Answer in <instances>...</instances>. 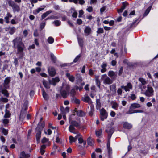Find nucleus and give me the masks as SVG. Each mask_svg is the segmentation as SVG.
<instances>
[{
  "label": "nucleus",
  "mask_w": 158,
  "mask_h": 158,
  "mask_svg": "<svg viewBox=\"0 0 158 158\" xmlns=\"http://www.w3.org/2000/svg\"><path fill=\"white\" fill-rule=\"evenodd\" d=\"M143 111L141 110H134L133 112H131V113H143Z\"/></svg>",
  "instance_id": "nucleus-52"
},
{
  "label": "nucleus",
  "mask_w": 158,
  "mask_h": 158,
  "mask_svg": "<svg viewBox=\"0 0 158 158\" xmlns=\"http://www.w3.org/2000/svg\"><path fill=\"white\" fill-rule=\"evenodd\" d=\"M2 132L5 135H6L8 133V131L5 128L2 129Z\"/></svg>",
  "instance_id": "nucleus-50"
},
{
  "label": "nucleus",
  "mask_w": 158,
  "mask_h": 158,
  "mask_svg": "<svg viewBox=\"0 0 158 158\" xmlns=\"http://www.w3.org/2000/svg\"><path fill=\"white\" fill-rule=\"evenodd\" d=\"M69 122L70 124L69 127V131L73 133H76L75 131L76 129L75 127L80 128L81 126L80 123L75 120H73L69 121Z\"/></svg>",
  "instance_id": "nucleus-3"
},
{
  "label": "nucleus",
  "mask_w": 158,
  "mask_h": 158,
  "mask_svg": "<svg viewBox=\"0 0 158 158\" xmlns=\"http://www.w3.org/2000/svg\"><path fill=\"white\" fill-rule=\"evenodd\" d=\"M128 5V3L127 2H123L122 3V7L123 8L125 9L127 6Z\"/></svg>",
  "instance_id": "nucleus-60"
},
{
  "label": "nucleus",
  "mask_w": 158,
  "mask_h": 158,
  "mask_svg": "<svg viewBox=\"0 0 158 158\" xmlns=\"http://www.w3.org/2000/svg\"><path fill=\"white\" fill-rule=\"evenodd\" d=\"M91 29L89 26H87L85 27L84 30V32L87 34V35H89L91 32Z\"/></svg>",
  "instance_id": "nucleus-21"
},
{
  "label": "nucleus",
  "mask_w": 158,
  "mask_h": 158,
  "mask_svg": "<svg viewBox=\"0 0 158 158\" xmlns=\"http://www.w3.org/2000/svg\"><path fill=\"white\" fill-rule=\"evenodd\" d=\"M100 119L102 121H104V119L107 118L108 113L104 108H102L100 110Z\"/></svg>",
  "instance_id": "nucleus-7"
},
{
  "label": "nucleus",
  "mask_w": 158,
  "mask_h": 158,
  "mask_svg": "<svg viewBox=\"0 0 158 158\" xmlns=\"http://www.w3.org/2000/svg\"><path fill=\"white\" fill-rule=\"evenodd\" d=\"M123 127L126 129H130L132 128V125L127 122H124L123 125Z\"/></svg>",
  "instance_id": "nucleus-15"
},
{
  "label": "nucleus",
  "mask_w": 158,
  "mask_h": 158,
  "mask_svg": "<svg viewBox=\"0 0 158 158\" xmlns=\"http://www.w3.org/2000/svg\"><path fill=\"white\" fill-rule=\"evenodd\" d=\"M42 95L43 98L45 99H47L48 98V95L46 92L45 91L44 89H42Z\"/></svg>",
  "instance_id": "nucleus-38"
},
{
  "label": "nucleus",
  "mask_w": 158,
  "mask_h": 158,
  "mask_svg": "<svg viewBox=\"0 0 158 158\" xmlns=\"http://www.w3.org/2000/svg\"><path fill=\"white\" fill-rule=\"evenodd\" d=\"M52 23L54 24L55 26L58 27L60 25L61 23L60 20H57L54 21Z\"/></svg>",
  "instance_id": "nucleus-28"
},
{
  "label": "nucleus",
  "mask_w": 158,
  "mask_h": 158,
  "mask_svg": "<svg viewBox=\"0 0 158 158\" xmlns=\"http://www.w3.org/2000/svg\"><path fill=\"white\" fill-rule=\"evenodd\" d=\"M60 111L61 112V114H66V112L65 108L63 107H61L60 109Z\"/></svg>",
  "instance_id": "nucleus-51"
},
{
  "label": "nucleus",
  "mask_w": 158,
  "mask_h": 158,
  "mask_svg": "<svg viewBox=\"0 0 158 158\" xmlns=\"http://www.w3.org/2000/svg\"><path fill=\"white\" fill-rule=\"evenodd\" d=\"M10 6L12 7L14 12L19 11L20 8L18 5L15 4H14L13 5H10Z\"/></svg>",
  "instance_id": "nucleus-14"
},
{
  "label": "nucleus",
  "mask_w": 158,
  "mask_h": 158,
  "mask_svg": "<svg viewBox=\"0 0 158 158\" xmlns=\"http://www.w3.org/2000/svg\"><path fill=\"white\" fill-rule=\"evenodd\" d=\"M48 42L50 44L53 43L54 42V39L52 37H49L48 39Z\"/></svg>",
  "instance_id": "nucleus-39"
},
{
  "label": "nucleus",
  "mask_w": 158,
  "mask_h": 158,
  "mask_svg": "<svg viewBox=\"0 0 158 158\" xmlns=\"http://www.w3.org/2000/svg\"><path fill=\"white\" fill-rule=\"evenodd\" d=\"M101 79L103 81L105 84L110 85L113 83V80L107 76L106 74H104L101 76Z\"/></svg>",
  "instance_id": "nucleus-6"
},
{
  "label": "nucleus",
  "mask_w": 158,
  "mask_h": 158,
  "mask_svg": "<svg viewBox=\"0 0 158 158\" xmlns=\"http://www.w3.org/2000/svg\"><path fill=\"white\" fill-rule=\"evenodd\" d=\"M30 157V155L28 154H26L24 151L21 152L20 157L22 158H28Z\"/></svg>",
  "instance_id": "nucleus-22"
},
{
  "label": "nucleus",
  "mask_w": 158,
  "mask_h": 158,
  "mask_svg": "<svg viewBox=\"0 0 158 158\" xmlns=\"http://www.w3.org/2000/svg\"><path fill=\"white\" fill-rule=\"evenodd\" d=\"M11 114L10 111L6 109L5 110V113L4 115V117L5 118H9L10 117Z\"/></svg>",
  "instance_id": "nucleus-32"
},
{
  "label": "nucleus",
  "mask_w": 158,
  "mask_h": 158,
  "mask_svg": "<svg viewBox=\"0 0 158 158\" xmlns=\"http://www.w3.org/2000/svg\"><path fill=\"white\" fill-rule=\"evenodd\" d=\"M121 88L122 89H124L126 92H127L132 89V86L131 83H128L126 85H122L121 86Z\"/></svg>",
  "instance_id": "nucleus-10"
},
{
  "label": "nucleus",
  "mask_w": 158,
  "mask_h": 158,
  "mask_svg": "<svg viewBox=\"0 0 158 158\" xmlns=\"http://www.w3.org/2000/svg\"><path fill=\"white\" fill-rule=\"evenodd\" d=\"M154 90L153 88L150 85H147V89L143 94L147 97H151L154 95Z\"/></svg>",
  "instance_id": "nucleus-5"
},
{
  "label": "nucleus",
  "mask_w": 158,
  "mask_h": 158,
  "mask_svg": "<svg viewBox=\"0 0 158 158\" xmlns=\"http://www.w3.org/2000/svg\"><path fill=\"white\" fill-rule=\"evenodd\" d=\"M82 100L84 102L87 103L91 105H92V101L89 96L87 94H85L82 97Z\"/></svg>",
  "instance_id": "nucleus-9"
},
{
  "label": "nucleus",
  "mask_w": 158,
  "mask_h": 158,
  "mask_svg": "<svg viewBox=\"0 0 158 158\" xmlns=\"http://www.w3.org/2000/svg\"><path fill=\"white\" fill-rule=\"evenodd\" d=\"M110 89L111 91H112L113 92L115 93L116 92V86L115 84H113L110 86Z\"/></svg>",
  "instance_id": "nucleus-34"
},
{
  "label": "nucleus",
  "mask_w": 158,
  "mask_h": 158,
  "mask_svg": "<svg viewBox=\"0 0 158 158\" xmlns=\"http://www.w3.org/2000/svg\"><path fill=\"white\" fill-rule=\"evenodd\" d=\"M75 94V91L74 89H73L71 90L70 92V95L71 97V98H73V97H75L74 95Z\"/></svg>",
  "instance_id": "nucleus-48"
},
{
  "label": "nucleus",
  "mask_w": 158,
  "mask_h": 158,
  "mask_svg": "<svg viewBox=\"0 0 158 158\" xmlns=\"http://www.w3.org/2000/svg\"><path fill=\"white\" fill-rule=\"evenodd\" d=\"M69 86L66 84H64L60 91L61 96L64 98H66L69 95Z\"/></svg>",
  "instance_id": "nucleus-4"
},
{
  "label": "nucleus",
  "mask_w": 158,
  "mask_h": 158,
  "mask_svg": "<svg viewBox=\"0 0 158 158\" xmlns=\"http://www.w3.org/2000/svg\"><path fill=\"white\" fill-rule=\"evenodd\" d=\"M102 133V130L99 129L98 131H95V134L98 137H99L101 136Z\"/></svg>",
  "instance_id": "nucleus-41"
},
{
  "label": "nucleus",
  "mask_w": 158,
  "mask_h": 158,
  "mask_svg": "<svg viewBox=\"0 0 158 158\" xmlns=\"http://www.w3.org/2000/svg\"><path fill=\"white\" fill-rule=\"evenodd\" d=\"M108 75L112 79L115 78L116 76V74L115 72L112 71H109L108 72Z\"/></svg>",
  "instance_id": "nucleus-17"
},
{
  "label": "nucleus",
  "mask_w": 158,
  "mask_h": 158,
  "mask_svg": "<svg viewBox=\"0 0 158 158\" xmlns=\"http://www.w3.org/2000/svg\"><path fill=\"white\" fill-rule=\"evenodd\" d=\"M46 24L45 23H41L40 25V28L42 30L44 28Z\"/></svg>",
  "instance_id": "nucleus-64"
},
{
  "label": "nucleus",
  "mask_w": 158,
  "mask_h": 158,
  "mask_svg": "<svg viewBox=\"0 0 158 158\" xmlns=\"http://www.w3.org/2000/svg\"><path fill=\"white\" fill-rule=\"evenodd\" d=\"M71 12L73 13L72 15V17L74 18H77V13L75 10L73 8H72L71 9Z\"/></svg>",
  "instance_id": "nucleus-29"
},
{
  "label": "nucleus",
  "mask_w": 158,
  "mask_h": 158,
  "mask_svg": "<svg viewBox=\"0 0 158 158\" xmlns=\"http://www.w3.org/2000/svg\"><path fill=\"white\" fill-rule=\"evenodd\" d=\"M79 3L81 5H83L85 3L84 0H78Z\"/></svg>",
  "instance_id": "nucleus-63"
},
{
  "label": "nucleus",
  "mask_w": 158,
  "mask_h": 158,
  "mask_svg": "<svg viewBox=\"0 0 158 158\" xmlns=\"http://www.w3.org/2000/svg\"><path fill=\"white\" fill-rule=\"evenodd\" d=\"M41 7H39L34 10L33 11L34 14H36L38 13L40 11L43 10L44 9V8H45V6H41Z\"/></svg>",
  "instance_id": "nucleus-16"
},
{
  "label": "nucleus",
  "mask_w": 158,
  "mask_h": 158,
  "mask_svg": "<svg viewBox=\"0 0 158 158\" xmlns=\"http://www.w3.org/2000/svg\"><path fill=\"white\" fill-rule=\"evenodd\" d=\"M78 140L79 141V143L80 144H81L82 143V142H83L84 140L81 135L79 138H78Z\"/></svg>",
  "instance_id": "nucleus-57"
},
{
  "label": "nucleus",
  "mask_w": 158,
  "mask_h": 158,
  "mask_svg": "<svg viewBox=\"0 0 158 158\" xmlns=\"http://www.w3.org/2000/svg\"><path fill=\"white\" fill-rule=\"evenodd\" d=\"M14 64L16 67H17L18 65V62L17 58H14Z\"/></svg>",
  "instance_id": "nucleus-49"
},
{
  "label": "nucleus",
  "mask_w": 158,
  "mask_h": 158,
  "mask_svg": "<svg viewBox=\"0 0 158 158\" xmlns=\"http://www.w3.org/2000/svg\"><path fill=\"white\" fill-rule=\"evenodd\" d=\"M140 105L138 103H134L131 104V106L129 108V110L127 111L126 113V114H131V113H131V112H133L134 110H133L134 109L136 108H138L140 107Z\"/></svg>",
  "instance_id": "nucleus-8"
},
{
  "label": "nucleus",
  "mask_w": 158,
  "mask_h": 158,
  "mask_svg": "<svg viewBox=\"0 0 158 158\" xmlns=\"http://www.w3.org/2000/svg\"><path fill=\"white\" fill-rule=\"evenodd\" d=\"M12 42L15 48H17L19 52H22L24 48V44L22 42V39L20 37H17L14 39Z\"/></svg>",
  "instance_id": "nucleus-1"
},
{
  "label": "nucleus",
  "mask_w": 158,
  "mask_h": 158,
  "mask_svg": "<svg viewBox=\"0 0 158 158\" xmlns=\"http://www.w3.org/2000/svg\"><path fill=\"white\" fill-rule=\"evenodd\" d=\"M101 107V104L99 99H96V108L97 109H99Z\"/></svg>",
  "instance_id": "nucleus-33"
},
{
  "label": "nucleus",
  "mask_w": 158,
  "mask_h": 158,
  "mask_svg": "<svg viewBox=\"0 0 158 158\" xmlns=\"http://www.w3.org/2000/svg\"><path fill=\"white\" fill-rule=\"evenodd\" d=\"M28 107V102L27 101H26L24 102L23 104L22 108L21 110L20 117L23 116V114L27 109Z\"/></svg>",
  "instance_id": "nucleus-11"
},
{
  "label": "nucleus",
  "mask_w": 158,
  "mask_h": 158,
  "mask_svg": "<svg viewBox=\"0 0 158 158\" xmlns=\"http://www.w3.org/2000/svg\"><path fill=\"white\" fill-rule=\"evenodd\" d=\"M138 20V19H135L134 21L132 23L130 26V28H131L133 27H135V23L137 22V21Z\"/></svg>",
  "instance_id": "nucleus-44"
},
{
  "label": "nucleus",
  "mask_w": 158,
  "mask_h": 158,
  "mask_svg": "<svg viewBox=\"0 0 158 158\" xmlns=\"http://www.w3.org/2000/svg\"><path fill=\"white\" fill-rule=\"evenodd\" d=\"M76 112V114L78 116L80 117H82L85 115L84 113L81 110L76 111L74 110L73 113H75Z\"/></svg>",
  "instance_id": "nucleus-19"
},
{
  "label": "nucleus",
  "mask_w": 158,
  "mask_h": 158,
  "mask_svg": "<svg viewBox=\"0 0 158 158\" xmlns=\"http://www.w3.org/2000/svg\"><path fill=\"white\" fill-rule=\"evenodd\" d=\"M15 27H10L9 33L11 35H12L15 31Z\"/></svg>",
  "instance_id": "nucleus-42"
},
{
  "label": "nucleus",
  "mask_w": 158,
  "mask_h": 158,
  "mask_svg": "<svg viewBox=\"0 0 158 158\" xmlns=\"http://www.w3.org/2000/svg\"><path fill=\"white\" fill-rule=\"evenodd\" d=\"M33 35L35 37H37L39 36V34L38 33V30L37 29H36L34 30Z\"/></svg>",
  "instance_id": "nucleus-53"
},
{
  "label": "nucleus",
  "mask_w": 158,
  "mask_h": 158,
  "mask_svg": "<svg viewBox=\"0 0 158 158\" xmlns=\"http://www.w3.org/2000/svg\"><path fill=\"white\" fill-rule=\"evenodd\" d=\"M81 56V55L80 54H79L78 55H77L74 59L73 60V62L74 63H76L80 59Z\"/></svg>",
  "instance_id": "nucleus-45"
},
{
  "label": "nucleus",
  "mask_w": 158,
  "mask_h": 158,
  "mask_svg": "<svg viewBox=\"0 0 158 158\" xmlns=\"http://www.w3.org/2000/svg\"><path fill=\"white\" fill-rule=\"evenodd\" d=\"M69 142L70 143H72L73 142H74V137L72 136H70L69 137Z\"/></svg>",
  "instance_id": "nucleus-55"
},
{
  "label": "nucleus",
  "mask_w": 158,
  "mask_h": 158,
  "mask_svg": "<svg viewBox=\"0 0 158 158\" xmlns=\"http://www.w3.org/2000/svg\"><path fill=\"white\" fill-rule=\"evenodd\" d=\"M139 80L143 85H145L147 84V82L145 79L142 77L139 78Z\"/></svg>",
  "instance_id": "nucleus-31"
},
{
  "label": "nucleus",
  "mask_w": 158,
  "mask_h": 158,
  "mask_svg": "<svg viewBox=\"0 0 158 158\" xmlns=\"http://www.w3.org/2000/svg\"><path fill=\"white\" fill-rule=\"evenodd\" d=\"M103 32L104 30L103 28H99L97 31V33L98 34H100L103 33Z\"/></svg>",
  "instance_id": "nucleus-47"
},
{
  "label": "nucleus",
  "mask_w": 158,
  "mask_h": 158,
  "mask_svg": "<svg viewBox=\"0 0 158 158\" xmlns=\"http://www.w3.org/2000/svg\"><path fill=\"white\" fill-rule=\"evenodd\" d=\"M2 93L6 97H9V93H8L6 89H2L1 91Z\"/></svg>",
  "instance_id": "nucleus-40"
},
{
  "label": "nucleus",
  "mask_w": 158,
  "mask_h": 158,
  "mask_svg": "<svg viewBox=\"0 0 158 158\" xmlns=\"http://www.w3.org/2000/svg\"><path fill=\"white\" fill-rule=\"evenodd\" d=\"M130 98L132 100H134L135 99L136 96L134 94H132L131 95Z\"/></svg>",
  "instance_id": "nucleus-61"
},
{
  "label": "nucleus",
  "mask_w": 158,
  "mask_h": 158,
  "mask_svg": "<svg viewBox=\"0 0 158 158\" xmlns=\"http://www.w3.org/2000/svg\"><path fill=\"white\" fill-rule=\"evenodd\" d=\"M74 134H76L77 135L75 137H74V138H75V139H78V138H79V137H80L81 136V135L78 132H76V133H74Z\"/></svg>",
  "instance_id": "nucleus-54"
},
{
  "label": "nucleus",
  "mask_w": 158,
  "mask_h": 158,
  "mask_svg": "<svg viewBox=\"0 0 158 158\" xmlns=\"http://www.w3.org/2000/svg\"><path fill=\"white\" fill-rule=\"evenodd\" d=\"M84 14V12L82 10H81L79 11V15L78 17L79 18L81 17L82 15Z\"/></svg>",
  "instance_id": "nucleus-58"
},
{
  "label": "nucleus",
  "mask_w": 158,
  "mask_h": 158,
  "mask_svg": "<svg viewBox=\"0 0 158 158\" xmlns=\"http://www.w3.org/2000/svg\"><path fill=\"white\" fill-rule=\"evenodd\" d=\"M51 58L52 61L54 63H55L56 60V58L53 54H52L51 55Z\"/></svg>",
  "instance_id": "nucleus-56"
},
{
  "label": "nucleus",
  "mask_w": 158,
  "mask_h": 158,
  "mask_svg": "<svg viewBox=\"0 0 158 158\" xmlns=\"http://www.w3.org/2000/svg\"><path fill=\"white\" fill-rule=\"evenodd\" d=\"M72 101L77 104H79L80 103V101L79 100L77 99L76 97H73V98H71Z\"/></svg>",
  "instance_id": "nucleus-36"
},
{
  "label": "nucleus",
  "mask_w": 158,
  "mask_h": 158,
  "mask_svg": "<svg viewBox=\"0 0 158 158\" xmlns=\"http://www.w3.org/2000/svg\"><path fill=\"white\" fill-rule=\"evenodd\" d=\"M106 131L108 134V137L110 138L114 130L113 128L108 127L106 130Z\"/></svg>",
  "instance_id": "nucleus-13"
},
{
  "label": "nucleus",
  "mask_w": 158,
  "mask_h": 158,
  "mask_svg": "<svg viewBox=\"0 0 158 158\" xmlns=\"http://www.w3.org/2000/svg\"><path fill=\"white\" fill-rule=\"evenodd\" d=\"M36 130L37 131L36 135V139L38 141L40 140L41 137V130L40 129H38Z\"/></svg>",
  "instance_id": "nucleus-23"
},
{
  "label": "nucleus",
  "mask_w": 158,
  "mask_h": 158,
  "mask_svg": "<svg viewBox=\"0 0 158 158\" xmlns=\"http://www.w3.org/2000/svg\"><path fill=\"white\" fill-rule=\"evenodd\" d=\"M10 81V77H6L4 81V85L5 88L7 86V85L9 84Z\"/></svg>",
  "instance_id": "nucleus-24"
},
{
  "label": "nucleus",
  "mask_w": 158,
  "mask_h": 158,
  "mask_svg": "<svg viewBox=\"0 0 158 158\" xmlns=\"http://www.w3.org/2000/svg\"><path fill=\"white\" fill-rule=\"evenodd\" d=\"M118 104L115 102H113L112 103V107L114 109H116L118 107Z\"/></svg>",
  "instance_id": "nucleus-46"
},
{
  "label": "nucleus",
  "mask_w": 158,
  "mask_h": 158,
  "mask_svg": "<svg viewBox=\"0 0 158 158\" xmlns=\"http://www.w3.org/2000/svg\"><path fill=\"white\" fill-rule=\"evenodd\" d=\"M49 74L52 76H54L56 74V71L54 68L52 67H49L48 69Z\"/></svg>",
  "instance_id": "nucleus-12"
},
{
  "label": "nucleus",
  "mask_w": 158,
  "mask_h": 158,
  "mask_svg": "<svg viewBox=\"0 0 158 158\" xmlns=\"http://www.w3.org/2000/svg\"><path fill=\"white\" fill-rule=\"evenodd\" d=\"M87 143L90 146H93L94 144V142L93 140L90 137H89L87 139Z\"/></svg>",
  "instance_id": "nucleus-30"
},
{
  "label": "nucleus",
  "mask_w": 158,
  "mask_h": 158,
  "mask_svg": "<svg viewBox=\"0 0 158 158\" xmlns=\"http://www.w3.org/2000/svg\"><path fill=\"white\" fill-rule=\"evenodd\" d=\"M48 141V139L46 138L45 137H44L43 138V139L42 140V143H44L46 142H47Z\"/></svg>",
  "instance_id": "nucleus-62"
},
{
  "label": "nucleus",
  "mask_w": 158,
  "mask_h": 158,
  "mask_svg": "<svg viewBox=\"0 0 158 158\" xmlns=\"http://www.w3.org/2000/svg\"><path fill=\"white\" fill-rule=\"evenodd\" d=\"M45 126V123L44 122L41 123L40 122H39L37 127L36 128V130L40 129L42 131V129Z\"/></svg>",
  "instance_id": "nucleus-18"
},
{
  "label": "nucleus",
  "mask_w": 158,
  "mask_h": 158,
  "mask_svg": "<svg viewBox=\"0 0 158 158\" xmlns=\"http://www.w3.org/2000/svg\"><path fill=\"white\" fill-rule=\"evenodd\" d=\"M84 38H81L79 37H77V40L78 43V44L79 46L81 47H82L83 46L84 44V41H83Z\"/></svg>",
  "instance_id": "nucleus-20"
},
{
  "label": "nucleus",
  "mask_w": 158,
  "mask_h": 158,
  "mask_svg": "<svg viewBox=\"0 0 158 158\" xmlns=\"http://www.w3.org/2000/svg\"><path fill=\"white\" fill-rule=\"evenodd\" d=\"M66 76L68 78L69 80L72 82H73L74 80V77L73 76L70 75L69 73H67L66 74Z\"/></svg>",
  "instance_id": "nucleus-27"
},
{
  "label": "nucleus",
  "mask_w": 158,
  "mask_h": 158,
  "mask_svg": "<svg viewBox=\"0 0 158 158\" xmlns=\"http://www.w3.org/2000/svg\"><path fill=\"white\" fill-rule=\"evenodd\" d=\"M60 18V17L57 16L52 15L51 16L47 18L45 20H47L49 19H55Z\"/></svg>",
  "instance_id": "nucleus-37"
},
{
  "label": "nucleus",
  "mask_w": 158,
  "mask_h": 158,
  "mask_svg": "<svg viewBox=\"0 0 158 158\" xmlns=\"http://www.w3.org/2000/svg\"><path fill=\"white\" fill-rule=\"evenodd\" d=\"M150 10L151 8L150 7H149L147 9L143 14L144 17L148 15V14L149 13Z\"/></svg>",
  "instance_id": "nucleus-43"
},
{
  "label": "nucleus",
  "mask_w": 158,
  "mask_h": 158,
  "mask_svg": "<svg viewBox=\"0 0 158 158\" xmlns=\"http://www.w3.org/2000/svg\"><path fill=\"white\" fill-rule=\"evenodd\" d=\"M94 111V107L93 105L90 106V111L89 112V115L92 116Z\"/></svg>",
  "instance_id": "nucleus-35"
},
{
  "label": "nucleus",
  "mask_w": 158,
  "mask_h": 158,
  "mask_svg": "<svg viewBox=\"0 0 158 158\" xmlns=\"http://www.w3.org/2000/svg\"><path fill=\"white\" fill-rule=\"evenodd\" d=\"M52 12V11L49 10L46 12L45 13H44L41 16V20H43V19L45 18L48 15L50 14Z\"/></svg>",
  "instance_id": "nucleus-26"
},
{
  "label": "nucleus",
  "mask_w": 158,
  "mask_h": 158,
  "mask_svg": "<svg viewBox=\"0 0 158 158\" xmlns=\"http://www.w3.org/2000/svg\"><path fill=\"white\" fill-rule=\"evenodd\" d=\"M122 90L121 88H119L117 90V93L119 95H121L122 94Z\"/></svg>",
  "instance_id": "nucleus-59"
},
{
  "label": "nucleus",
  "mask_w": 158,
  "mask_h": 158,
  "mask_svg": "<svg viewBox=\"0 0 158 158\" xmlns=\"http://www.w3.org/2000/svg\"><path fill=\"white\" fill-rule=\"evenodd\" d=\"M59 78L58 77H56L52 78L51 80L49 79L48 81L49 83L44 80L42 82L44 86L46 89H49L50 87V84L55 86L56 85V83L59 82Z\"/></svg>",
  "instance_id": "nucleus-2"
},
{
  "label": "nucleus",
  "mask_w": 158,
  "mask_h": 158,
  "mask_svg": "<svg viewBox=\"0 0 158 158\" xmlns=\"http://www.w3.org/2000/svg\"><path fill=\"white\" fill-rule=\"evenodd\" d=\"M12 17V15L9 12H7L6 14V16H5L4 19L5 20L6 22V23H9V18H10Z\"/></svg>",
  "instance_id": "nucleus-25"
}]
</instances>
